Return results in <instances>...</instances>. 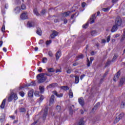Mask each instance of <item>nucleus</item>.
Instances as JSON below:
<instances>
[{
    "label": "nucleus",
    "mask_w": 125,
    "mask_h": 125,
    "mask_svg": "<svg viewBox=\"0 0 125 125\" xmlns=\"http://www.w3.org/2000/svg\"><path fill=\"white\" fill-rule=\"evenodd\" d=\"M37 80H38V83H42L46 81L47 77H46V76H44V73H40L37 75Z\"/></svg>",
    "instance_id": "nucleus-1"
},
{
    "label": "nucleus",
    "mask_w": 125,
    "mask_h": 125,
    "mask_svg": "<svg viewBox=\"0 0 125 125\" xmlns=\"http://www.w3.org/2000/svg\"><path fill=\"white\" fill-rule=\"evenodd\" d=\"M122 18L120 16H118L115 19V24L120 27L122 25Z\"/></svg>",
    "instance_id": "nucleus-2"
},
{
    "label": "nucleus",
    "mask_w": 125,
    "mask_h": 125,
    "mask_svg": "<svg viewBox=\"0 0 125 125\" xmlns=\"http://www.w3.org/2000/svg\"><path fill=\"white\" fill-rule=\"evenodd\" d=\"M124 116H125V113H122L119 115L118 117H117L114 122V124H117L118 122L120 121V120L123 119Z\"/></svg>",
    "instance_id": "nucleus-3"
},
{
    "label": "nucleus",
    "mask_w": 125,
    "mask_h": 125,
    "mask_svg": "<svg viewBox=\"0 0 125 125\" xmlns=\"http://www.w3.org/2000/svg\"><path fill=\"white\" fill-rule=\"evenodd\" d=\"M48 112V106H45L44 110V112L43 113V116H42V119L43 121H45V119H46V117L47 116Z\"/></svg>",
    "instance_id": "nucleus-4"
},
{
    "label": "nucleus",
    "mask_w": 125,
    "mask_h": 125,
    "mask_svg": "<svg viewBox=\"0 0 125 125\" xmlns=\"http://www.w3.org/2000/svg\"><path fill=\"white\" fill-rule=\"evenodd\" d=\"M121 76V71L119 70L115 75L113 78L114 82H117L119 80V78Z\"/></svg>",
    "instance_id": "nucleus-5"
},
{
    "label": "nucleus",
    "mask_w": 125,
    "mask_h": 125,
    "mask_svg": "<svg viewBox=\"0 0 125 125\" xmlns=\"http://www.w3.org/2000/svg\"><path fill=\"white\" fill-rule=\"evenodd\" d=\"M21 19H22V20H25L26 19H28V15H27V12H24L22 13L21 15Z\"/></svg>",
    "instance_id": "nucleus-6"
},
{
    "label": "nucleus",
    "mask_w": 125,
    "mask_h": 125,
    "mask_svg": "<svg viewBox=\"0 0 125 125\" xmlns=\"http://www.w3.org/2000/svg\"><path fill=\"white\" fill-rule=\"evenodd\" d=\"M55 98V97L54 96V95H52L51 96V97L49 100V105L51 106V104H53L54 103V99Z\"/></svg>",
    "instance_id": "nucleus-7"
},
{
    "label": "nucleus",
    "mask_w": 125,
    "mask_h": 125,
    "mask_svg": "<svg viewBox=\"0 0 125 125\" xmlns=\"http://www.w3.org/2000/svg\"><path fill=\"white\" fill-rule=\"evenodd\" d=\"M85 122L84 121V118H81L79 120V122L78 123V125H84Z\"/></svg>",
    "instance_id": "nucleus-8"
},
{
    "label": "nucleus",
    "mask_w": 125,
    "mask_h": 125,
    "mask_svg": "<svg viewBox=\"0 0 125 125\" xmlns=\"http://www.w3.org/2000/svg\"><path fill=\"white\" fill-rule=\"evenodd\" d=\"M78 101L81 106H83L84 105V100H83V97L79 98L78 99Z\"/></svg>",
    "instance_id": "nucleus-9"
},
{
    "label": "nucleus",
    "mask_w": 125,
    "mask_h": 125,
    "mask_svg": "<svg viewBox=\"0 0 125 125\" xmlns=\"http://www.w3.org/2000/svg\"><path fill=\"white\" fill-rule=\"evenodd\" d=\"M58 85V84L57 83H53L48 85L47 88H52V87H55V86H57Z\"/></svg>",
    "instance_id": "nucleus-10"
},
{
    "label": "nucleus",
    "mask_w": 125,
    "mask_h": 125,
    "mask_svg": "<svg viewBox=\"0 0 125 125\" xmlns=\"http://www.w3.org/2000/svg\"><path fill=\"white\" fill-rule=\"evenodd\" d=\"M100 105V103L98 102L97 103L95 106H94V107L92 108V111L93 112H95V111H96V110H97V109L98 108V106Z\"/></svg>",
    "instance_id": "nucleus-11"
},
{
    "label": "nucleus",
    "mask_w": 125,
    "mask_h": 125,
    "mask_svg": "<svg viewBox=\"0 0 125 125\" xmlns=\"http://www.w3.org/2000/svg\"><path fill=\"white\" fill-rule=\"evenodd\" d=\"M56 36H58V32L56 31H53L52 34H51L50 37H51V39H54V38H55V37H56Z\"/></svg>",
    "instance_id": "nucleus-12"
},
{
    "label": "nucleus",
    "mask_w": 125,
    "mask_h": 125,
    "mask_svg": "<svg viewBox=\"0 0 125 125\" xmlns=\"http://www.w3.org/2000/svg\"><path fill=\"white\" fill-rule=\"evenodd\" d=\"M125 78L122 77L120 80V82L119 83V86H122V85L125 83Z\"/></svg>",
    "instance_id": "nucleus-13"
},
{
    "label": "nucleus",
    "mask_w": 125,
    "mask_h": 125,
    "mask_svg": "<svg viewBox=\"0 0 125 125\" xmlns=\"http://www.w3.org/2000/svg\"><path fill=\"white\" fill-rule=\"evenodd\" d=\"M118 27H119V26H118L116 24L114 25L111 29V30L112 33H114V32H116V31H117V30H118Z\"/></svg>",
    "instance_id": "nucleus-14"
},
{
    "label": "nucleus",
    "mask_w": 125,
    "mask_h": 125,
    "mask_svg": "<svg viewBox=\"0 0 125 125\" xmlns=\"http://www.w3.org/2000/svg\"><path fill=\"white\" fill-rule=\"evenodd\" d=\"M96 18H95V14L92 15L91 18H90V23L92 24L93 23H94V19H96Z\"/></svg>",
    "instance_id": "nucleus-15"
},
{
    "label": "nucleus",
    "mask_w": 125,
    "mask_h": 125,
    "mask_svg": "<svg viewBox=\"0 0 125 125\" xmlns=\"http://www.w3.org/2000/svg\"><path fill=\"white\" fill-rule=\"evenodd\" d=\"M71 13H72V12H71V11L65 12L62 13V16L63 17H67L69 16V15H70V14H71Z\"/></svg>",
    "instance_id": "nucleus-16"
},
{
    "label": "nucleus",
    "mask_w": 125,
    "mask_h": 125,
    "mask_svg": "<svg viewBox=\"0 0 125 125\" xmlns=\"http://www.w3.org/2000/svg\"><path fill=\"white\" fill-rule=\"evenodd\" d=\"M60 56H61V51H58L56 54V60H58Z\"/></svg>",
    "instance_id": "nucleus-17"
},
{
    "label": "nucleus",
    "mask_w": 125,
    "mask_h": 125,
    "mask_svg": "<svg viewBox=\"0 0 125 125\" xmlns=\"http://www.w3.org/2000/svg\"><path fill=\"white\" fill-rule=\"evenodd\" d=\"M6 101V99H4L3 101L2 102L0 106V108L1 109H4V106H5V102Z\"/></svg>",
    "instance_id": "nucleus-18"
},
{
    "label": "nucleus",
    "mask_w": 125,
    "mask_h": 125,
    "mask_svg": "<svg viewBox=\"0 0 125 125\" xmlns=\"http://www.w3.org/2000/svg\"><path fill=\"white\" fill-rule=\"evenodd\" d=\"M34 96V90H30L28 92V97H33Z\"/></svg>",
    "instance_id": "nucleus-19"
},
{
    "label": "nucleus",
    "mask_w": 125,
    "mask_h": 125,
    "mask_svg": "<svg viewBox=\"0 0 125 125\" xmlns=\"http://www.w3.org/2000/svg\"><path fill=\"white\" fill-rule=\"evenodd\" d=\"M100 120V117L99 116H95V117H94L93 119V121L94 123H96V122H98V121Z\"/></svg>",
    "instance_id": "nucleus-20"
},
{
    "label": "nucleus",
    "mask_w": 125,
    "mask_h": 125,
    "mask_svg": "<svg viewBox=\"0 0 125 125\" xmlns=\"http://www.w3.org/2000/svg\"><path fill=\"white\" fill-rule=\"evenodd\" d=\"M31 85H34V86H35V85H36V83L31 82V83H26L24 86H25V87H28L29 86H31Z\"/></svg>",
    "instance_id": "nucleus-21"
},
{
    "label": "nucleus",
    "mask_w": 125,
    "mask_h": 125,
    "mask_svg": "<svg viewBox=\"0 0 125 125\" xmlns=\"http://www.w3.org/2000/svg\"><path fill=\"white\" fill-rule=\"evenodd\" d=\"M36 33L39 35V36H42V29H41V28H38L36 31Z\"/></svg>",
    "instance_id": "nucleus-22"
},
{
    "label": "nucleus",
    "mask_w": 125,
    "mask_h": 125,
    "mask_svg": "<svg viewBox=\"0 0 125 125\" xmlns=\"http://www.w3.org/2000/svg\"><path fill=\"white\" fill-rule=\"evenodd\" d=\"M111 62H112V61H110V60H107V61L105 63V64L104 65V68H106V67H108L109 65H110Z\"/></svg>",
    "instance_id": "nucleus-23"
},
{
    "label": "nucleus",
    "mask_w": 125,
    "mask_h": 125,
    "mask_svg": "<svg viewBox=\"0 0 125 125\" xmlns=\"http://www.w3.org/2000/svg\"><path fill=\"white\" fill-rule=\"evenodd\" d=\"M13 100V94H11L10 95L9 97L8 98V102H11L12 100Z\"/></svg>",
    "instance_id": "nucleus-24"
},
{
    "label": "nucleus",
    "mask_w": 125,
    "mask_h": 125,
    "mask_svg": "<svg viewBox=\"0 0 125 125\" xmlns=\"http://www.w3.org/2000/svg\"><path fill=\"white\" fill-rule=\"evenodd\" d=\"M69 110L70 115H71V116H73V115L74 114V111L73 110V107H72V106H69Z\"/></svg>",
    "instance_id": "nucleus-25"
},
{
    "label": "nucleus",
    "mask_w": 125,
    "mask_h": 125,
    "mask_svg": "<svg viewBox=\"0 0 125 125\" xmlns=\"http://www.w3.org/2000/svg\"><path fill=\"white\" fill-rule=\"evenodd\" d=\"M27 26L29 28H32V27H34V22L28 21L27 22Z\"/></svg>",
    "instance_id": "nucleus-26"
},
{
    "label": "nucleus",
    "mask_w": 125,
    "mask_h": 125,
    "mask_svg": "<svg viewBox=\"0 0 125 125\" xmlns=\"http://www.w3.org/2000/svg\"><path fill=\"white\" fill-rule=\"evenodd\" d=\"M60 88L63 90H69V87L67 86H61Z\"/></svg>",
    "instance_id": "nucleus-27"
},
{
    "label": "nucleus",
    "mask_w": 125,
    "mask_h": 125,
    "mask_svg": "<svg viewBox=\"0 0 125 125\" xmlns=\"http://www.w3.org/2000/svg\"><path fill=\"white\" fill-rule=\"evenodd\" d=\"M20 9H21L20 7L19 6L16 7L14 9L15 13L17 14L19 13V12H20Z\"/></svg>",
    "instance_id": "nucleus-28"
},
{
    "label": "nucleus",
    "mask_w": 125,
    "mask_h": 125,
    "mask_svg": "<svg viewBox=\"0 0 125 125\" xmlns=\"http://www.w3.org/2000/svg\"><path fill=\"white\" fill-rule=\"evenodd\" d=\"M33 12L37 16H40V13H39V12H38V9L37 8H35L33 10Z\"/></svg>",
    "instance_id": "nucleus-29"
},
{
    "label": "nucleus",
    "mask_w": 125,
    "mask_h": 125,
    "mask_svg": "<svg viewBox=\"0 0 125 125\" xmlns=\"http://www.w3.org/2000/svg\"><path fill=\"white\" fill-rule=\"evenodd\" d=\"M69 97L70 98H73V97H74V95L73 94V92H72V90H69Z\"/></svg>",
    "instance_id": "nucleus-30"
},
{
    "label": "nucleus",
    "mask_w": 125,
    "mask_h": 125,
    "mask_svg": "<svg viewBox=\"0 0 125 125\" xmlns=\"http://www.w3.org/2000/svg\"><path fill=\"white\" fill-rule=\"evenodd\" d=\"M89 24V21H87L86 22V23H85V24L83 25V29H86V28H87V27H88V25Z\"/></svg>",
    "instance_id": "nucleus-31"
},
{
    "label": "nucleus",
    "mask_w": 125,
    "mask_h": 125,
    "mask_svg": "<svg viewBox=\"0 0 125 125\" xmlns=\"http://www.w3.org/2000/svg\"><path fill=\"white\" fill-rule=\"evenodd\" d=\"M80 82V77L78 76H75V83H79Z\"/></svg>",
    "instance_id": "nucleus-32"
},
{
    "label": "nucleus",
    "mask_w": 125,
    "mask_h": 125,
    "mask_svg": "<svg viewBox=\"0 0 125 125\" xmlns=\"http://www.w3.org/2000/svg\"><path fill=\"white\" fill-rule=\"evenodd\" d=\"M39 89L40 90L41 93H43V92H44V88L43 87L40 86Z\"/></svg>",
    "instance_id": "nucleus-33"
},
{
    "label": "nucleus",
    "mask_w": 125,
    "mask_h": 125,
    "mask_svg": "<svg viewBox=\"0 0 125 125\" xmlns=\"http://www.w3.org/2000/svg\"><path fill=\"white\" fill-rule=\"evenodd\" d=\"M56 110L59 113L61 111V106L57 105L56 106Z\"/></svg>",
    "instance_id": "nucleus-34"
},
{
    "label": "nucleus",
    "mask_w": 125,
    "mask_h": 125,
    "mask_svg": "<svg viewBox=\"0 0 125 125\" xmlns=\"http://www.w3.org/2000/svg\"><path fill=\"white\" fill-rule=\"evenodd\" d=\"M117 58H118V56H117V55H116V54H114V55L111 60V62H115V60H116V59H117Z\"/></svg>",
    "instance_id": "nucleus-35"
},
{
    "label": "nucleus",
    "mask_w": 125,
    "mask_h": 125,
    "mask_svg": "<svg viewBox=\"0 0 125 125\" xmlns=\"http://www.w3.org/2000/svg\"><path fill=\"white\" fill-rule=\"evenodd\" d=\"M87 67H90V64H92V62L91 61H89L88 58H87Z\"/></svg>",
    "instance_id": "nucleus-36"
},
{
    "label": "nucleus",
    "mask_w": 125,
    "mask_h": 125,
    "mask_svg": "<svg viewBox=\"0 0 125 125\" xmlns=\"http://www.w3.org/2000/svg\"><path fill=\"white\" fill-rule=\"evenodd\" d=\"M20 111L21 113H24L25 112H26V108H25L24 107H21L20 109Z\"/></svg>",
    "instance_id": "nucleus-37"
},
{
    "label": "nucleus",
    "mask_w": 125,
    "mask_h": 125,
    "mask_svg": "<svg viewBox=\"0 0 125 125\" xmlns=\"http://www.w3.org/2000/svg\"><path fill=\"white\" fill-rule=\"evenodd\" d=\"M43 99H44V97H43V96L42 95H41L40 96V98H39V103H41V102H42V101Z\"/></svg>",
    "instance_id": "nucleus-38"
},
{
    "label": "nucleus",
    "mask_w": 125,
    "mask_h": 125,
    "mask_svg": "<svg viewBox=\"0 0 125 125\" xmlns=\"http://www.w3.org/2000/svg\"><path fill=\"white\" fill-rule=\"evenodd\" d=\"M48 72H49V73H53L54 72V69H53V68H48Z\"/></svg>",
    "instance_id": "nucleus-39"
},
{
    "label": "nucleus",
    "mask_w": 125,
    "mask_h": 125,
    "mask_svg": "<svg viewBox=\"0 0 125 125\" xmlns=\"http://www.w3.org/2000/svg\"><path fill=\"white\" fill-rule=\"evenodd\" d=\"M125 101H123L121 103V108H125Z\"/></svg>",
    "instance_id": "nucleus-40"
},
{
    "label": "nucleus",
    "mask_w": 125,
    "mask_h": 125,
    "mask_svg": "<svg viewBox=\"0 0 125 125\" xmlns=\"http://www.w3.org/2000/svg\"><path fill=\"white\" fill-rule=\"evenodd\" d=\"M3 118H2V116H1L0 117V121L1 123H2V122H3V121H4V118H5V115H3Z\"/></svg>",
    "instance_id": "nucleus-41"
},
{
    "label": "nucleus",
    "mask_w": 125,
    "mask_h": 125,
    "mask_svg": "<svg viewBox=\"0 0 125 125\" xmlns=\"http://www.w3.org/2000/svg\"><path fill=\"white\" fill-rule=\"evenodd\" d=\"M96 33H97L96 30H92L91 31V35L92 36H94L95 35V34H96Z\"/></svg>",
    "instance_id": "nucleus-42"
},
{
    "label": "nucleus",
    "mask_w": 125,
    "mask_h": 125,
    "mask_svg": "<svg viewBox=\"0 0 125 125\" xmlns=\"http://www.w3.org/2000/svg\"><path fill=\"white\" fill-rule=\"evenodd\" d=\"M42 63H45L46 62H47V58L44 57L42 58Z\"/></svg>",
    "instance_id": "nucleus-43"
},
{
    "label": "nucleus",
    "mask_w": 125,
    "mask_h": 125,
    "mask_svg": "<svg viewBox=\"0 0 125 125\" xmlns=\"http://www.w3.org/2000/svg\"><path fill=\"white\" fill-rule=\"evenodd\" d=\"M19 94L21 96V97H24V96L25 95V93L23 91H21L19 92Z\"/></svg>",
    "instance_id": "nucleus-44"
},
{
    "label": "nucleus",
    "mask_w": 125,
    "mask_h": 125,
    "mask_svg": "<svg viewBox=\"0 0 125 125\" xmlns=\"http://www.w3.org/2000/svg\"><path fill=\"white\" fill-rule=\"evenodd\" d=\"M13 94V98H14V100H17V99H18V97H17V95L16 94Z\"/></svg>",
    "instance_id": "nucleus-45"
},
{
    "label": "nucleus",
    "mask_w": 125,
    "mask_h": 125,
    "mask_svg": "<svg viewBox=\"0 0 125 125\" xmlns=\"http://www.w3.org/2000/svg\"><path fill=\"white\" fill-rule=\"evenodd\" d=\"M40 92L39 91H35L34 93V95L35 96H40Z\"/></svg>",
    "instance_id": "nucleus-46"
},
{
    "label": "nucleus",
    "mask_w": 125,
    "mask_h": 125,
    "mask_svg": "<svg viewBox=\"0 0 125 125\" xmlns=\"http://www.w3.org/2000/svg\"><path fill=\"white\" fill-rule=\"evenodd\" d=\"M21 8L22 10L25 9H26V5H25V4H21Z\"/></svg>",
    "instance_id": "nucleus-47"
},
{
    "label": "nucleus",
    "mask_w": 125,
    "mask_h": 125,
    "mask_svg": "<svg viewBox=\"0 0 125 125\" xmlns=\"http://www.w3.org/2000/svg\"><path fill=\"white\" fill-rule=\"evenodd\" d=\"M110 39H111V36L109 35L108 36H107L106 38V41L107 42H110Z\"/></svg>",
    "instance_id": "nucleus-48"
},
{
    "label": "nucleus",
    "mask_w": 125,
    "mask_h": 125,
    "mask_svg": "<svg viewBox=\"0 0 125 125\" xmlns=\"http://www.w3.org/2000/svg\"><path fill=\"white\" fill-rule=\"evenodd\" d=\"M1 31H2V32L3 33L4 32V31H5V26H4V25H3L2 26Z\"/></svg>",
    "instance_id": "nucleus-49"
},
{
    "label": "nucleus",
    "mask_w": 125,
    "mask_h": 125,
    "mask_svg": "<svg viewBox=\"0 0 125 125\" xmlns=\"http://www.w3.org/2000/svg\"><path fill=\"white\" fill-rule=\"evenodd\" d=\"M48 55H49V56H50L51 57H52L53 54H52V52H51V51H49Z\"/></svg>",
    "instance_id": "nucleus-50"
},
{
    "label": "nucleus",
    "mask_w": 125,
    "mask_h": 125,
    "mask_svg": "<svg viewBox=\"0 0 125 125\" xmlns=\"http://www.w3.org/2000/svg\"><path fill=\"white\" fill-rule=\"evenodd\" d=\"M51 40H49V41H47L46 42V44L47 45H48V44H50V43H51Z\"/></svg>",
    "instance_id": "nucleus-51"
},
{
    "label": "nucleus",
    "mask_w": 125,
    "mask_h": 125,
    "mask_svg": "<svg viewBox=\"0 0 125 125\" xmlns=\"http://www.w3.org/2000/svg\"><path fill=\"white\" fill-rule=\"evenodd\" d=\"M104 79H105V78L103 77V78H101V80H100V83H102L104 82Z\"/></svg>",
    "instance_id": "nucleus-52"
},
{
    "label": "nucleus",
    "mask_w": 125,
    "mask_h": 125,
    "mask_svg": "<svg viewBox=\"0 0 125 125\" xmlns=\"http://www.w3.org/2000/svg\"><path fill=\"white\" fill-rule=\"evenodd\" d=\"M84 56H83V54H81V55H79L78 56V58H80L81 59H83Z\"/></svg>",
    "instance_id": "nucleus-53"
},
{
    "label": "nucleus",
    "mask_w": 125,
    "mask_h": 125,
    "mask_svg": "<svg viewBox=\"0 0 125 125\" xmlns=\"http://www.w3.org/2000/svg\"><path fill=\"white\" fill-rule=\"evenodd\" d=\"M103 11H104V12H106V11H108V10H109V8H103Z\"/></svg>",
    "instance_id": "nucleus-54"
},
{
    "label": "nucleus",
    "mask_w": 125,
    "mask_h": 125,
    "mask_svg": "<svg viewBox=\"0 0 125 125\" xmlns=\"http://www.w3.org/2000/svg\"><path fill=\"white\" fill-rule=\"evenodd\" d=\"M53 94L56 95V96H57V97L58 96V93H57V91H54L53 92Z\"/></svg>",
    "instance_id": "nucleus-55"
},
{
    "label": "nucleus",
    "mask_w": 125,
    "mask_h": 125,
    "mask_svg": "<svg viewBox=\"0 0 125 125\" xmlns=\"http://www.w3.org/2000/svg\"><path fill=\"white\" fill-rule=\"evenodd\" d=\"M54 22L55 23H57V22H60V19H55L54 20Z\"/></svg>",
    "instance_id": "nucleus-56"
},
{
    "label": "nucleus",
    "mask_w": 125,
    "mask_h": 125,
    "mask_svg": "<svg viewBox=\"0 0 125 125\" xmlns=\"http://www.w3.org/2000/svg\"><path fill=\"white\" fill-rule=\"evenodd\" d=\"M85 4H86V3L85 2H83L82 3V7L84 8L85 7Z\"/></svg>",
    "instance_id": "nucleus-57"
},
{
    "label": "nucleus",
    "mask_w": 125,
    "mask_h": 125,
    "mask_svg": "<svg viewBox=\"0 0 125 125\" xmlns=\"http://www.w3.org/2000/svg\"><path fill=\"white\" fill-rule=\"evenodd\" d=\"M125 36H124V35H123V36L121 39V42H124V41H125Z\"/></svg>",
    "instance_id": "nucleus-58"
},
{
    "label": "nucleus",
    "mask_w": 125,
    "mask_h": 125,
    "mask_svg": "<svg viewBox=\"0 0 125 125\" xmlns=\"http://www.w3.org/2000/svg\"><path fill=\"white\" fill-rule=\"evenodd\" d=\"M63 96V94L60 93V94H58V96L57 97H62Z\"/></svg>",
    "instance_id": "nucleus-59"
},
{
    "label": "nucleus",
    "mask_w": 125,
    "mask_h": 125,
    "mask_svg": "<svg viewBox=\"0 0 125 125\" xmlns=\"http://www.w3.org/2000/svg\"><path fill=\"white\" fill-rule=\"evenodd\" d=\"M76 13H74V14H72L71 16V19H73L74 18V17H75V16H76Z\"/></svg>",
    "instance_id": "nucleus-60"
},
{
    "label": "nucleus",
    "mask_w": 125,
    "mask_h": 125,
    "mask_svg": "<svg viewBox=\"0 0 125 125\" xmlns=\"http://www.w3.org/2000/svg\"><path fill=\"white\" fill-rule=\"evenodd\" d=\"M42 43H43V40H40V41L39 42V44H42Z\"/></svg>",
    "instance_id": "nucleus-61"
},
{
    "label": "nucleus",
    "mask_w": 125,
    "mask_h": 125,
    "mask_svg": "<svg viewBox=\"0 0 125 125\" xmlns=\"http://www.w3.org/2000/svg\"><path fill=\"white\" fill-rule=\"evenodd\" d=\"M63 24H67V22H68V20H67V19H64L63 20Z\"/></svg>",
    "instance_id": "nucleus-62"
},
{
    "label": "nucleus",
    "mask_w": 125,
    "mask_h": 125,
    "mask_svg": "<svg viewBox=\"0 0 125 125\" xmlns=\"http://www.w3.org/2000/svg\"><path fill=\"white\" fill-rule=\"evenodd\" d=\"M85 76V75L84 74L82 75L80 77L81 80H83V77H84Z\"/></svg>",
    "instance_id": "nucleus-63"
},
{
    "label": "nucleus",
    "mask_w": 125,
    "mask_h": 125,
    "mask_svg": "<svg viewBox=\"0 0 125 125\" xmlns=\"http://www.w3.org/2000/svg\"><path fill=\"white\" fill-rule=\"evenodd\" d=\"M41 13L42 14H44V13H45V10H42V11H41Z\"/></svg>",
    "instance_id": "nucleus-64"
}]
</instances>
